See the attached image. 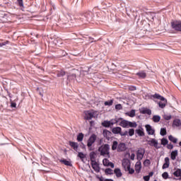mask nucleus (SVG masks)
Masks as SVG:
<instances>
[{
    "mask_svg": "<svg viewBox=\"0 0 181 181\" xmlns=\"http://www.w3.org/2000/svg\"><path fill=\"white\" fill-rule=\"evenodd\" d=\"M153 98H156L157 100H160V101L158 103V106L160 108H165L166 107V104L168 103V100L163 98L162 95L155 93L153 95Z\"/></svg>",
    "mask_w": 181,
    "mask_h": 181,
    "instance_id": "f257e3e1",
    "label": "nucleus"
},
{
    "mask_svg": "<svg viewBox=\"0 0 181 181\" xmlns=\"http://www.w3.org/2000/svg\"><path fill=\"white\" fill-rule=\"evenodd\" d=\"M97 141V135L93 134L87 141V146L89 151H93V144Z\"/></svg>",
    "mask_w": 181,
    "mask_h": 181,
    "instance_id": "f03ea898",
    "label": "nucleus"
},
{
    "mask_svg": "<svg viewBox=\"0 0 181 181\" xmlns=\"http://www.w3.org/2000/svg\"><path fill=\"white\" fill-rule=\"evenodd\" d=\"M171 28L176 32H181V21H173L171 22Z\"/></svg>",
    "mask_w": 181,
    "mask_h": 181,
    "instance_id": "7ed1b4c3",
    "label": "nucleus"
},
{
    "mask_svg": "<svg viewBox=\"0 0 181 181\" xmlns=\"http://www.w3.org/2000/svg\"><path fill=\"white\" fill-rule=\"evenodd\" d=\"M99 151H100V155L102 156H104V155H110V145L105 144L102 146L101 148H99Z\"/></svg>",
    "mask_w": 181,
    "mask_h": 181,
    "instance_id": "20e7f679",
    "label": "nucleus"
},
{
    "mask_svg": "<svg viewBox=\"0 0 181 181\" xmlns=\"http://www.w3.org/2000/svg\"><path fill=\"white\" fill-rule=\"evenodd\" d=\"M145 155V148H139L136 152V158L138 160H142Z\"/></svg>",
    "mask_w": 181,
    "mask_h": 181,
    "instance_id": "39448f33",
    "label": "nucleus"
},
{
    "mask_svg": "<svg viewBox=\"0 0 181 181\" xmlns=\"http://www.w3.org/2000/svg\"><path fill=\"white\" fill-rule=\"evenodd\" d=\"M122 166L124 167L125 170L126 171L127 170L130 175H133V173H134L135 170H134L133 168H131V164L129 163L124 162L122 163Z\"/></svg>",
    "mask_w": 181,
    "mask_h": 181,
    "instance_id": "423d86ee",
    "label": "nucleus"
},
{
    "mask_svg": "<svg viewBox=\"0 0 181 181\" xmlns=\"http://www.w3.org/2000/svg\"><path fill=\"white\" fill-rule=\"evenodd\" d=\"M94 115H95L94 112H91L90 110L86 111L84 119H87L88 121H90V119H93V118H94Z\"/></svg>",
    "mask_w": 181,
    "mask_h": 181,
    "instance_id": "0eeeda50",
    "label": "nucleus"
},
{
    "mask_svg": "<svg viewBox=\"0 0 181 181\" xmlns=\"http://www.w3.org/2000/svg\"><path fill=\"white\" fill-rule=\"evenodd\" d=\"M90 165H91L93 169L95 170V172H96V173H99L100 165H98L97 163V161H92V163H90Z\"/></svg>",
    "mask_w": 181,
    "mask_h": 181,
    "instance_id": "6e6552de",
    "label": "nucleus"
},
{
    "mask_svg": "<svg viewBox=\"0 0 181 181\" xmlns=\"http://www.w3.org/2000/svg\"><path fill=\"white\" fill-rule=\"evenodd\" d=\"M83 16L86 18L87 22H91V20L93 19V12L86 11L83 14Z\"/></svg>",
    "mask_w": 181,
    "mask_h": 181,
    "instance_id": "1a4fd4ad",
    "label": "nucleus"
},
{
    "mask_svg": "<svg viewBox=\"0 0 181 181\" xmlns=\"http://www.w3.org/2000/svg\"><path fill=\"white\" fill-rule=\"evenodd\" d=\"M146 132H148V135H153L155 134V129L152 128V126L150 124H146L145 126Z\"/></svg>",
    "mask_w": 181,
    "mask_h": 181,
    "instance_id": "9d476101",
    "label": "nucleus"
},
{
    "mask_svg": "<svg viewBox=\"0 0 181 181\" xmlns=\"http://www.w3.org/2000/svg\"><path fill=\"white\" fill-rule=\"evenodd\" d=\"M120 119L122 121L120 122L119 125L120 127H122V128H129V121L125 120V119H122V118Z\"/></svg>",
    "mask_w": 181,
    "mask_h": 181,
    "instance_id": "9b49d317",
    "label": "nucleus"
},
{
    "mask_svg": "<svg viewBox=\"0 0 181 181\" xmlns=\"http://www.w3.org/2000/svg\"><path fill=\"white\" fill-rule=\"evenodd\" d=\"M112 134L111 133V132L107 130V129H104L103 130V136L105 138H106V139H107V141H110V139H111Z\"/></svg>",
    "mask_w": 181,
    "mask_h": 181,
    "instance_id": "f8f14e48",
    "label": "nucleus"
},
{
    "mask_svg": "<svg viewBox=\"0 0 181 181\" xmlns=\"http://www.w3.org/2000/svg\"><path fill=\"white\" fill-rule=\"evenodd\" d=\"M127 149L125 143H120L117 146V152H124Z\"/></svg>",
    "mask_w": 181,
    "mask_h": 181,
    "instance_id": "ddd939ff",
    "label": "nucleus"
},
{
    "mask_svg": "<svg viewBox=\"0 0 181 181\" xmlns=\"http://www.w3.org/2000/svg\"><path fill=\"white\" fill-rule=\"evenodd\" d=\"M148 145H150V146H154L156 148V149H159V147H158V141H156L155 139H151L149 140Z\"/></svg>",
    "mask_w": 181,
    "mask_h": 181,
    "instance_id": "4468645a",
    "label": "nucleus"
},
{
    "mask_svg": "<svg viewBox=\"0 0 181 181\" xmlns=\"http://www.w3.org/2000/svg\"><path fill=\"white\" fill-rule=\"evenodd\" d=\"M122 131V129L120 127H113L112 129V134H115L116 135H121V132Z\"/></svg>",
    "mask_w": 181,
    "mask_h": 181,
    "instance_id": "2eb2a0df",
    "label": "nucleus"
},
{
    "mask_svg": "<svg viewBox=\"0 0 181 181\" xmlns=\"http://www.w3.org/2000/svg\"><path fill=\"white\" fill-rule=\"evenodd\" d=\"M69 146L71 148H73L74 150L77 152V150L78 149V144L77 142L74 141H69Z\"/></svg>",
    "mask_w": 181,
    "mask_h": 181,
    "instance_id": "dca6fc26",
    "label": "nucleus"
},
{
    "mask_svg": "<svg viewBox=\"0 0 181 181\" xmlns=\"http://www.w3.org/2000/svg\"><path fill=\"white\" fill-rule=\"evenodd\" d=\"M141 169H142V166L141 165V162H137L135 165L136 173H139V172H141Z\"/></svg>",
    "mask_w": 181,
    "mask_h": 181,
    "instance_id": "f3484780",
    "label": "nucleus"
},
{
    "mask_svg": "<svg viewBox=\"0 0 181 181\" xmlns=\"http://www.w3.org/2000/svg\"><path fill=\"white\" fill-rule=\"evenodd\" d=\"M114 173L116 175L117 177H121L122 176V173L119 168H115L114 170Z\"/></svg>",
    "mask_w": 181,
    "mask_h": 181,
    "instance_id": "a211bd4d",
    "label": "nucleus"
},
{
    "mask_svg": "<svg viewBox=\"0 0 181 181\" xmlns=\"http://www.w3.org/2000/svg\"><path fill=\"white\" fill-rule=\"evenodd\" d=\"M136 134H138L139 136H145L144 129H136Z\"/></svg>",
    "mask_w": 181,
    "mask_h": 181,
    "instance_id": "6ab92c4d",
    "label": "nucleus"
},
{
    "mask_svg": "<svg viewBox=\"0 0 181 181\" xmlns=\"http://www.w3.org/2000/svg\"><path fill=\"white\" fill-rule=\"evenodd\" d=\"M173 127H181V122L179 119H175L173 120Z\"/></svg>",
    "mask_w": 181,
    "mask_h": 181,
    "instance_id": "aec40b11",
    "label": "nucleus"
},
{
    "mask_svg": "<svg viewBox=\"0 0 181 181\" xmlns=\"http://www.w3.org/2000/svg\"><path fill=\"white\" fill-rule=\"evenodd\" d=\"M102 125L105 127V128H110L111 127L110 122L108 120H105L102 122Z\"/></svg>",
    "mask_w": 181,
    "mask_h": 181,
    "instance_id": "412c9836",
    "label": "nucleus"
},
{
    "mask_svg": "<svg viewBox=\"0 0 181 181\" xmlns=\"http://www.w3.org/2000/svg\"><path fill=\"white\" fill-rule=\"evenodd\" d=\"M176 156H177V150H175L171 152V159L172 160H175L176 159Z\"/></svg>",
    "mask_w": 181,
    "mask_h": 181,
    "instance_id": "4be33fe9",
    "label": "nucleus"
},
{
    "mask_svg": "<svg viewBox=\"0 0 181 181\" xmlns=\"http://www.w3.org/2000/svg\"><path fill=\"white\" fill-rule=\"evenodd\" d=\"M140 78H145L146 77V73L141 71L136 74Z\"/></svg>",
    "mask_w": 181,
    "mask_h": 181,
    "instance_id": "5701e85b",
    "label": "nucleus"
},
{
    "mask_svg": "<svg viewBox=\"0 0 181 181\" xmlns=\"http://www.w3.org/2000/svg\"><path fill=\"white\" fill-rule=\"evenodd\" d=\"M77 141L78 142L83 141V139H84V134L83 133H79L77 136Z\"/></svg>",
    "mask_w": 181,
    "mask_h": 181,
    "instance_id": "b1692460",
    "label": "nucleus"
},
{
    "mask_svg": "<svg viewBox=\"0 0 181 181\" xmlns=\"http://www.w3.org/2000/svg\"><path fill=\"white\" fill-rule=\"evenodd\" d=\"M118 145H119L118 141H113L112 145V151H116V149L118 150Z\"/></svg>",
    "mask_w": 181,
    "mask_h": 181,
    "instance_id": "393cba45",
    "label": "nucleus"
},
{
    "mask_svg": "<svg viewBox=\"0 0 181 181\" xmlns=\"http://www.w3.org/2000/svg\"><path fill=\"white\" fill-rule=\"evenodd\" d=\"M60 162H61V163H63L66 166H71V163H70V161H69L66 159L60 160Z\"/></svg>",
    "mask_w": 181,
    "mask_h": 181,
    "instance_id": "a878e982",
    "label": "nucleus"
},
{
    "mask_svg": "<svg viewBox=\"0 0 181 181\" xmlns=\"http://www.w3.org/2000/svg\"><path fill=\"white\" fill-rule=\"evenodd\" d=\"M173 175L176 177H180L181 179V170L180 168L177 169L176 171L173 173Z\"/></svg>",
    "mask_w": 181,
    "mask_h": 181,
    "instance_id": "bb28decb",
    "label": "nucleus"
},
{
    "mask_svg": "<svg viewBox=\"0 0 181 181\" xmlns=\"http://www.w3.org/2000/svg\"><path fill=\"white\" fill-rule=\"evenodd\" d=\"M168 139L169 141H170V142H173V144H177V139L175 138L173 136L170 135L168 136Z\"/></svg>",
    "mask_w": 181,
    "mask_h": 181,
    "instance_id": "cd10ccee",
    "label": "nucleus"
},
{
    "mask_svg": "<svg viewBox=\"0 0 181 181\" xmlns=\"http://www.w3.org/2000/svg\"><path fill=\"white\" fill-rule=\"evenodd\" d=\"M126 115L130 117L131 118H134V117H135V110H132L130 112H127Z\"/></svg>",
    "mask_w": 181,
    "mask_h": 181,
    "instance_id": "c85d7f7f",
    "label": "nucleus"
},
{
    "mask_svg": "<svg viewBox=\"0 0 181 181\" xmlns=\"http://www.w3.org/2000/svg\"><path fill=\"white\" fill-rule=\"evenodd\" d=\"M138 124L136 122H129V128H136Z\"/></svg>",
    "mask_w": 181,
    "mask_h": 181,
    "instance_id": "c756f323",
    "label": "nucleus"
},
{
    "mask_svg": "<svg viewBox=\"0 0 181 181\" xmlns=\"http://www.w3.org/2000/svg\"><path fill=\"white\" fill-rule=\"evenodd\" d=\"M90 163L93 162H95V153L94 152L90 153Z\"/></svg>",
    "mask_w": 181,
    "mask_h": 181,
    "instance_id": "7c9ffc66",
    "label": "nucleus"
},
{
    "mask_svg": "<svg viewBox=\"0 0 181 181\" xmlns=\"http://www.w3.org/2000/svg\"><path fill=\"white\" fill-rule=\"evenodd\" d=\"M57 77H63L66 76V71H58L57 73Z\"/></svg>",
    "mask_w": 181,
    "mask_h": 181,
    "instance_id": "2f4dec72",
    "label": "nucleus"
},
{
    "mask_svg": "<svg viewBox=\"0 0 181 181\" xmlns=\"http://www.w3.org/2000/svg\"><path fill=\"white\" fill-rule=\"evenodd\" d=\"M141 114H147L148 115H151V114H152V111L149 109H144L141 111Z\"/></svg>",
    "mask_w": 181,
    "mask_h": 181,
    "instance_id": "473e14b6",
    "label": "nucleus"
},
{
    "mask_svg": "<svg viewBox=\"0 0 181 181\" xmlns=\"http://www.w3.org/2000/svg\"><path fill=\"white\" fill-rule=\"evenodd\" d=\"M153 122H159V121H160V116L154 115L153 117Z\"/></svg>",
    "mask_w": 181,
    "mask_h": 181,
    "instance_id": "72a5a7b5",
    "label": "nucleus"
},
{
    "mask_svg": "<svg viewBox=\"0 0 181 181\" xmlns=\"http://www.w3.org/2000/svg\"><path fill=\"white\" fill-rule=\"evenodd\" d=\"M105 173L106 175H112L114 173H113L112 169H111V168H106L105 170Z\"/></svg>",
    "mask_w": 181,
    "mask_h": 181,
    "instance_id": "f704fd0d",
    "label": "nucleus"
},
{
    "mask_svg": "<svg viewBox=\"0 0 181 181\" xmlns=\"http://www.w3.org/2000/svg\"><path fill=\"white\" fill-rule=\"evenodd\" d=\"M134 134H135V129H129L128 132L129 136H134Z\"/></svg>",
    "mask_w": 181,
    "mask_h": 181,
    "instance_id": "c9c22d12",
    "label": "nucleus"
},
{
    "mask_svg": "<svg viewBox=\"0 0 181 181\" xmlns=\"http://www.w3.org/2000/svg\"><path fill=\"white\" fill-rule=\"evenodd\" d=\"M160 134L162 136H165V135L167 134L166 129L165 128H161Z\"/></svg>",
    "mask_w": 181,
    "mask_h": 181,
    "instance_id": "e433bc0d",
    "label": "nucleus"
},
{
    "mask_svg": "<svg viewBox=\"0 0 181 181\" xmlns=\"http://www.w3.org/2000/svg\"><path fill=\"white\" fill-rule=\"evenodd\" d=\"M168 142L169 141L165 138H163L161 139V145H163V146H165V145H168Z\"/></svg>",
    "mask_w": 181,
    "mask_h": 181,
    "instance_id": "4c0bfd02",
    "label": "nucleus"
},
{
    "mask_svg": "<svg viewBox=\"0 0 181 181\" xmlns=\"http://www.w3.org/2000/svg\"><path fill=\"white\" fill-rule=\"evenodd\" d=\"M109 122H110V127L114 125V124H118V119H112L110 121H109Z\"/></svg>",
    "mask_w": 181,
    "mask_h": 181,
    "instance_id": "58836bf2",
    "label": "nucleus"
},
{
    "mask_svg": "<svg viewBox=\"0 0 181 181\" xmlns=\"http://www.w3.org/2000/svg\"><path fill=\"white\" fill-rule=\"evenodd\" d=\"M163 118H164V119H165V121H169V120L172 119V115H164Z\"/></svg>",
    "mask_w": 181,
    "mask_h": 181,
    "instance_id": "ea45409f",
    "label": "nucleus"
},
{
    "mask_svg": "<svg viewBox=\"0 0 181 181\" xmlns=\"http://www.w3.org/2000/svg\"><path fill=\"white\" fill-rule=\"evenodd\" d=\"M103 163L104 166H108V164L110 163V160L105 158L103 160Z\"/></svg>",
    "mask_w": 181,
    "mask_h": 181,
    "instance_id": "a19ab883",
    "label": "nucleus"
},
{
    "mask_svg": "<svg viewBox=\"0 0 181 181\" xmlns=\"http://www.w3.org/2000/svg\"><path fill=\"white\" fill-rule=\"evenodd\" d=\"M78 158H80V159L83 160L84 159V158H86V155L81 152H79L78 154Z\"/></svg>",
    "mask_w": 181,
    "mask_h": 181,
    "instance_id": "79ce46f5",
    "label": "nucleus"
},
{
    "mask_svg": "<svg viewBox=\"0 0 181 181\" xmlns=\"http://www.w3.org/2000/svg\"><path fill=\"white\" fill-rule=\"evenodd\" d=\"M162 177H163V179H168L169 177V174L168 173V172H164L162 174Z\"/></svg>",
    "mask_w": 181,
    "mask_h": 181,
    "instance_id": "37998d69",
    "label": "nucleus"
},
{
    "mask_svg": "<svg viewBox=\"0 0 181 181\" xmlns=\"http://www.w3.org/2000/svg\"><path fill=\"white\" fill-rule=\"evenodd\" d=\"M17 2L18 4V6L23 8V0H17Z\"/></svg>",
    "mask_w": 181,
    "mask_h": 181,
    "instance_id": "c03bdc74",
    "label": "nucleus"
},
{
    "mask_svg": "<svg viewBox=\"0 0 181 181\" xmlns=\"http://www.w3.org/2000/svg\"><path fill=\"white\" fill-rule=\"evenodd\" d=\"M128 135V131L121 132H120V136H127Z\"/></svg>",
    "mask_w": 181,
    "mask_h": 181,
    "instance_id": "a18cd8bd",
    "label": "nucleus"
},
{
    "mask_svg": "<svg viewBox=\"0 0 181 181\" xmlns=\"http://www.w3.org/2000/svg\"><path fill=\"white\" fill-rule=\"evenodd\" d=\"M114 101L110 100V101H106L105 102V105H112Z\"/></svg>",
    "mask_w": 181,
    "mask_h": 181,
    "instance_id": "49530a36",
    "label": "nucleus"
},
{
    "mask_svg": "<svg viewBox=\"0 0 181 181\" xmlns=\"http://www.w3.org/2000/svg\"><path fill=\"white\" fill-rule=\"evenodd\" d=\"M115 110H122V105L121 104L116 105Z\"/></svg>",
    "mask_w": 181,
    "mask_h": 181,
    "instance_id": "de8ad7c7",
    "label": "nucleus"
},
{
    "mask_svg": "<svg viewBox=\"0 0 181 181\" xmlns=\"http://www.w3.org/2000/svg\"><path fill=\"white\" fill-rule=\"evenodd\" d=\"M8 43H9V41H6L4 42H0V47H2L3 46L8 45Z\"/></svg>",
    "mask_w": 181,
    "mask_h": 181,
    "instance_id": "09e8293b",
    "label": "nucleus"
},
{
    "mask_svg": "<svg viewBox=\"0 0 181 181\" xmlns=\"http://www.w3.org/2000/svg\"><path fill=\"white\" fill-rule=\"evenodd\" d=\"M165 164H167V165H170V160H169V158L168 157H166L165 158Z\"/></svg>",
    "mask_w": 181,
    "mask_h": 181,
    "instance_id": "8fccbe9b",
    "label": "nucleus"
},
{
    "mask_svg": "<svg viewBox=\"0 0 181 181\" xmlns=\"http://www.w3.org/2000/svg\"><path fill=\"white\" fill-rule=\"evenodd\" d=\"M107 166H110V168H112V169H114V168H115V165H114L113 163L109 161V163L107 164Z\"/></svg>",
    "mask_w": 181,
    "mask_h": 181,
    "instance_id": "3c124183",
    "label": "nucleus"
},
{
    "mask_svg": "<svg viewBox=\"0 0 181 181\" xmlns=\"http://www.w3.org/2000/svg\"><path fill=\"white\" fill-rule=\"evenodd\" d=\"M168 149H173V144H169L167 145Z\"/></svg>",
    "mask_w": 181,
    "mask_h": 181,
    "instance_id": "603ef678",
    "label": "nucleus"
},
{
    "mask_svg": "<svg viewBox=\"0 0 181 181\" xmlns=\"http://www.w3.org/2000/svg\"><path fill=\"white\" fill-rule=\"evenodd\" d=\"M143 179L145 181H149V179H151V177L148 175H146L143 177Z\"/></svg>",
    "mask_w": 181,
    "mask_h": 181,
    "instance_id": "864d4df0",
    "label": "nucleus"
},
{
    "mask_svg": "<svg viewBox=\"0 0 181 181\" xmlns=\"http://www.w3.org/2000/svg\"><path fill=\"white\" fill-rule=\"evenodd\" d=\"M11 108H16V103L11 102Z\"/></svg>",
    "mask_w": 181,
    "mask_h": 181,
    "instance_id": "5fc2aeb1",
    "label": "nucleus"
},
{
    "mask_svg": "<svg viewBox=\"0 0 181 181\" xmlns=\"http://www.w3.org/2000/svg\"><path fill=\"white\" fill-rule=\"evenodd\" d=\"M169 168V164L164 163L163 165V169H168Z\"/></svg>",
    "mask_w": 181,
    "mask_h": 181,
    "instance_id": "6e6d98bb",
    "label": "nucleus"
},
{
    "mask_svg": "<svg viewBox=\"0 0 181 181\" xmlns=\"http://www.w3.org/2000/svg\"><path fill=\"white\" fill-rule=\"evenodd\" d=\"M130 159L132 160H134V159H135V154L134 153H132V155L130 156Z\"/></svg>",
    "mask_w": 181,
    "mask_h": 181,
    "instance_id": "4d7b16f0",
    "label": "nucleus"
},
{
    "mask_svg": "<svg viewBox=\"0 0 181 181\" xmlns=\"http://www.w3.org/2000/svg\"><path fill=\"white\" fill-rule=\"evenodd\" d=\"M148 176L149 177H152V176H153V172L149 173Z\"/></svg>",
    "mask_w": 181,
    "mask_h": 181,
    "instance_id": "13d9d810",
    "label": "nucleus"
},
{
    "mask_svg": "<svg viewBox=\"0 0 181 181\" xmlns=\"http://www.w3.org/2000/svg\"><path fill=\"white\" fill-rule=\"evenodd\" d=\"M130 90H136V88H135V87H134V88H130Z\"/></svg>",
    "mask_w": 181,
    "mask_h": 181,
    "instance_id": "bf43d9fd",
    "label": "nucleus"
},
{
    "mask_svg": "<svg viewBox=\"0 0 181 181\" xmlns=\"http://www.w3.org/2000/svg\"><path fill=\"white\" fill-rule=\"evenodd\" d=\"M90 40H91V42H93V40H94V38L90 37Z\"/></svg>",
    "mask_w": 181,
    "mask_h": 181,
    "instance_id": "052dcab7",
    "label": "nucleus"
},
{
    "mask_svg": "<svg viewBox=\"0 0 181 181\" xmlns=\"http://www.w3.org/2000/svg\"><path fill=\"white\" fill-rule=\"evenodd\" d=\"M146 162H147V163H149V160H146Z\"/></svg>",
    "mask_w": 181,
    "mask_h": 181,
    "instance_id": "680f3d73",
    "label": "nucleus"
},
{
    "mask_svg": "<svg viewBox=\"0 0 181 181\" xmlns=\"http://www.w3.org/2000/svg\"><path fill=\"white\" fill-rule=\"evenodd\" d=\"M179 145H180V146H181V141L179 142Z\"/></svg>",
    "mask_w": 181,
    "mask_h": 181,
    "instance_id": "e2e57ef3",
    "label": "nucleus"
},
{
    "mask_svg": "<svg viewBox=\"0 0 181 181\" xmlns=\"http://www.w3.org/2000/svg\"><path fill=\"white\" fill-rule=\"evenodd\" d=\"M90 125L93 124V121L90 122Z\"/></svg>",
    "mask_w": 181,
    "mask_h": 181,
    "instance_id": "0e129e2a",
    "label": "nucleus"
},
{
    "mask_svg": "<svg viewBox=\"0 0 181 181\" xmlns=\"http://www.w3.org/2000/svg\"><path fill=\"white\" fill-rule=\"evenodd\" d=\"M40 95H41L42 97H43V94H41L40 93Z\"/></svg>",
    "mask_w": 181,
    "mask_h": 181,
    "instance_id": "69168bd1",
    "label": "nucleus"
}]
</instances>
